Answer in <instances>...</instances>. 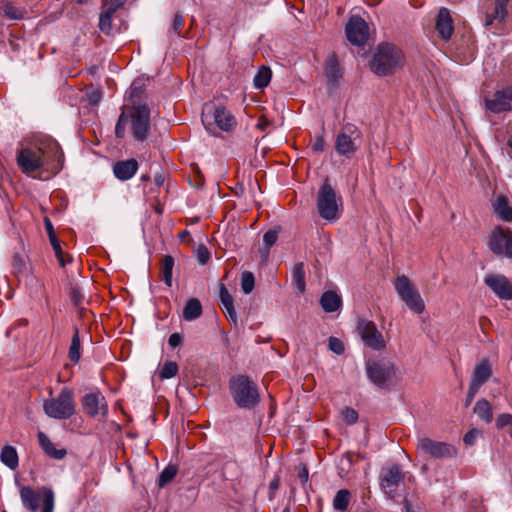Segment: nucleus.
<instances>
[{
	"instance_id": "nucleus-1",
	"label": "nucleus",
	"mask_w": 512,
	"mask_h": 512,
	"mask_svg": "<svg viewBox=\"0 0 512 512\" xmlns=\"http://www.w3.org/2000/svg\"><path fill=\"white\" fill-rule=\"evenodd\" d=\"M63 159L64 153L59 143L48 136L32 145L21 147L16 156L19 169L26 175H32L43 168L58 173L62 169Z\"/></svg>"
},
{
	"instance_id": "nucleus-2",
	"label": "nucleus",
	"mask_w": 512,
	"mask_h": 512,
	"mask_svg": "<svg viewBox=\"0 0 512 512\" xmlns=\"http://www.w3.org/2000/svg\"><path fill=\"white\" fill-rule=\"evenodd\" d=\"M405 57L402 50L389 42L380 43L370 61V69L378 76L394 74L404 65Z\"/></svg>"
},
{
	"instance_id": "nucleus-3",
	"label": "nucleus",
	"mask_w": 512,
	"mask_h": 512,
	"mask_svg": "<svg viewBox=\"0 0 512 512\" xmlns=\"http://www.w3.org/2000/svg\"><path fill=\"white\" fill-rule=\"evenodd\" d=\"M229 390L240 408L252 409L260 401L257 385L246 375L233 376L229 381Z\"/></svg>"
},
{
	"instance_id": "nucleus-4",
	"label": "nucleus",
	"mask_w": 512,
	"mask_h": 512,
	"mask_svg": "<svg viewBox=\"0 0 512 512\" xmlns=\"http://www.w3.org/2000/svg\"><path fill=\"white\" fill-rule=\"evenodd\" d=\"M317 211L321 218L327 221H336L342 212V197L325 179L317 192L316 198Z\"/></svg>"
},
{
	"instance_id": "nucleus-5",
	"label": "nucleus",
	"mask_w": 512,
	"mask_h": 512,
	"mask_svg": "<svg viewBox=\"0 0 512 512\" xmlns=\"http://www.w3.org/2000/svg\"><path fill=\"white\" fill-rule=\"evenodd\" d=\"M43 410L50 418L58 420L71 418L76 412L73 392L68 388H63L57 397L44 400Z\"/></svg>"
},
{
	"instance_id": "nucleus-6",
	"label": "nucleus",
	"mask_w": 512,
	"mask_h": 512,
	"mask_svg": "<svg viewBox=\"0 0 512 512\" xmlns=\"http://www.w3.org/2000/svg\"><path fill=\"white\" fill-rule=\"evenodd\" d=\"M20 496L24 507L30 511L41 509V512H52L54 509V492L48 487L33 489L23 486Z\"/></svg>"
},
{
	"instance_id": "nucleus-7",
	"label": "nucleus",
	"mask_w": 512,
	"mask_h": 512,
	"mask_svg": "<svg viewBox=\"0 0 512 512\" xmlns=\"http://www.w3.org/2000/svg\"><path fill=\"white\" fill-rule=\"evenodd\" d=\"M360 146V132L353 124H347L335 138L334 148L336 153L345 158L352 159Z\"/></svg>"
},
{
	"instance_id": "nucleus-8",
	"label": "nucleus",
	"mask_w": 512,
	"mask_h": 512,
	"mask_svg": "<svg viewBox=\"0 0 512 512\" xmlns=\"http://www.w3.org/2000/svg\"><path fill=\"white\" fill-rule=\"evenodd\" d=\"M394 288L401 300L414 313L421 314L425 310L424 301L414 284L405 275L398 276L394 281Z\"/></svg>"
},
{
	"instance_id": "nucleus-9",
	"label": "nucleus",
	"mask_w": 512,
	"mask_h": 512,
	"mask_svg": "<svg viewBox=\"0 0 512 512\" xmlns=\"http://www.w3.org/2000/svg\"><path fill=\"white\" fill-rule=\"evenodd\" d=\"M365 368L369 380L381 389L388 387L396 374L395 365L387 359L369 360Z\"/></svg>"
},
{
	"instance_id": "nucleus-10",
	"label": "nucleus",
	"mask_w": 512,
	"mask_h": 512,
	"mask_svg": "<svg viewBox=\"0 0 512 512\" xmlns=\"http://www.w3.org/2000/svg\"><path fill=\"white\" fill-rule=\"evenodd\" d=\"M128 121L135 140L143 142L150 133V109L146 105L133 106Z\"/></svg>"
},
{
	"instance_id": "nucleus-11",
	"label": "nucleus",
	"mask_w": 512,
	"mask_h": 512,
	"mask_svg": "<svg viewBox=\"0 0 512 512\" xmlns=\"http://www.w3.org/2000/svg\"><path fill=\"white\" fill-rule=\"evenodd\" d=\"M417 450L436 459L453 458L457 455V449L449 443L435 441L428 437H422L416 445Z\"/></svg>"
},
{
	"instance_id": "nucleus-12",
	"label": "nucleus",
	"mask_w": 512,
	"mask_h": 512,
	"mask_svg": "<svg viewBox=\"0 0 512 512\" xmlns=\"http://www.w3.org/2000/svg\"><path fill=\"white\" fill-rule=\"evenodd\" d=\"M485 107L494 114L512 110V85L497 88L491 95L486 96Z\"/></svg>"
},
{
	"instance_id": "nucleus-13",
	"label": "nucleus",
	"mask_w": 512,
	"mask_h": 512,
	"mask_svg": "<svg viewBox=\"0 0 512 512\" xmlns=\"http://www.w3.org/2000/svg\"><path fill=\"white\" fill-rule=\"evenodd\" d=\"M358 333L364 344L376 351L385 349L386 341L373 321L361 319L357 324Z\"/></svg>"
},
{
	"instance_id": "nucleus-14",
	"label": "nucleus",
	"mask_w": 512,
	"mask_h": 512,
	"mask_svg": "<svg viewBox=\"0 0 512 512\" xmlns=\"http://www.w3.org/2000/svg\"><path fill=\"white\" fill-rule=\"evenodd\" d=\"M489 248L494 254L512 258V232L509 229L496 227L491 232Z\"/></svg>"
},
{
	"instance_id": "nucleus-15",
	"label": "nucleus",
	"mask_w": 512,
	"mask_h": 512,
	"mask_svg": "<svg viewBox=\"0 0 512 512\" xmlns=\"http://www.w3.org/2000/svg\"><path fill=\"white\" fill-rule=\"evenodd\" d=\"M345 32L349 42L356 46H363L369 38V26L360 16L350 17Z\"/></svg>"
},
{
	"instance_id": "nucleus-16",
	"label": "nucleus",
	"mask_w": 512,
	"mask_h": 512,
	"mask_svg": "<svg viewBox=\"0 0 512 512\" xmlns=\"http://www.w3.org/2000/svg\"><path fill=\"white\" fill-rule=\"evenodd\" d=\"M403 473L399 465H391L383 468L380 473V485L382 490L390 497H393L399 487V484L403 480Z\"/></svg>"
},
{
	"instance_id": "nucleus-17",
	"label": "nucleus",
	"mask_w": 512,
	"mask_h": 512,
	"mask_svg": "<svg viewBox=\"0 0 512 512\" xmlns=\"http://www.w3.org/2000/svg\"><path fill=\"white\" fill-rule=\"evenodd\" d=\"M82 406L85 413L90 417L105 416L108 411L105 397L100 392L86 394L82 398Z\"/></svg>"
},
{
	"instance_id": "nucleus-18",
	"label": "nucleus",
	"mask_w": 512,
	"mask_h": 512,
	"mask_svg": "<svg viewBox=\"0 0 512 512\" xmlns=\"http://www.w3.org/2000/svg\"><path fill=\"white\" fill-rule=\"evenodd\" d=\"M484 283L501 299H512V284L503 275L488 274L484 278Z\"/></svg>"
},
{
	"instance_id": "nucleus-19",
	"label": "nucleus",
	"mask_w": 512,
	"mask_h": 512,
	"mask_svg": "<svg viewBox=\"0 0 512 512\" xmlns=\"http://www.w3.org/2000/svg\"><path fill=\"white\" fill-rule=\"evenodd\" d=\"M508 0H494L491 7L487 8L484 16V26L493 27L501 25L508 14L507 11Z\"/></svg>"
},
{
	"instance_id": "nucleus-20",
	"label": "nucleus",
	"mask_w": 512,
	"mask_h": 512,
	"mask_svg": "<svg viewBox=\"0 0 512 512\" xmlns=\"http://www.w3.org/2000/svg\"><path fill=\"white\" fill-rule=\"evenodd\" d=\"M436 30L443 40L451 38L454 26L450 12L447 8H441L436 19Z\"/></svg>"
},
{
	"instance_id": "nucleus-21",
	"label": "nucleus",
	"mask_w": 512,
	"mask_h": 512,
	"mask_svg": "<svg viewBox=\"0 0 512 512\" xmlns=\"http://www.w3.org/2000/svg\"><path fill=\"white\" fill-rule=\"evenodd\" d=\"M213 119L214 123L222 131H231L236 125L235 117L223 106H218L214 109Z\"/></svg>"
},
{
	"instance_id": "nucleus-22",
	"label": "nucleus",
	"mask_w": 512,
	"mask_h": 512,
	"mask_svg": "<svg viewBox=\"0 0 512 512\" xmlns=\"http://www.w3.org/2000/svg\"><path fill=\"white\" fill-rule=\"evenodd\" d=\"M138 170V162L135 159L118 161L113 166V172L117 179L126 181L132 178Z\"/></svg>"
},
{
	"instance_id": "nucleus-23",
	"label": "nucleus",
	"mask_w": 512,
	"mask_h": 512,
	"mask_svg": "<svg viewBox=\"0 0 512 512\" xmlns=\"http://www.w3.org/2000/svg\"><path fill=\"white\" fill-rule=\"evenodd\" d=\"M491 375L492 370L489 361L487 359H483L475 366L470 384L480 388L485 382H487Z\"/></svg>"
},
{
	"instance_id": "nucleus-24",
	"label": "nucleus",
	"mask_w": 512,
	"mask_h": 512,
	"mask_svg": "<svg viewBox=\"0 0 512 512\" xmlns=\"http://www.w3.org/2000/svg\"><path fill=\"white\" fill-rule=\"evenodd\" d=\"M38 441H39L41 448L44 450V452L48 456H50L54 459H57V460L63 459L67 454L65 449H63V448L57 449L55 447L54 443L50 440V438L44 432L38 433Z\"/></svg>"
},
{
	"instance_id": "nucleus-25",
	"label": "nucleus",
	"mask_w": 512,
	"mask_h": 512,
	"mask_svg": "<svg viewBox=\"0 0 512 512\" xmlns=\"http://www.w3.org/2000/svg\"><path fill=\"white\" fill-rule=\"evenodd\" d=\"M220 301L224 309L225 315L232 321L234 324L237 323V314L234 308V300L230 295L229 291L225 287L224 284L220 285Z\"/></svg>"
},
{
	"instance_id": "nucleus-26",
	"label": "nucleus",
	"mask_w": 512,
	"mask_h": 512,
	"mask_svg": "<svg viewBox=\"0 0 512 512\" xmlns=\"http://www.w3.org/2000/svg\"><path fill=\"white\" fill-rule=\"evenodd\" d=\"M341 304L342 300L340 296L331 290L324 292L320 298V305L327 313L337 311L341 307Z\"/></svg>"
},
{
	"instance_id": "nucleus-27",
	"label": "nucleus",
	"mask_w": 512,
	"mask_h": 512,
	"mask_svg": "<svg viewBox=\"0 0 512 512\" xmlns=\"http://www.w3.org/2000/svg\"><path fill=\"white\" fill-rule=\"evenodd\" d=\"M494 212L504 221H512V207L508 205L505 196H498L493 203Z\"/></svg>"
},
{
	"instance_id": "nucleus-28",
	"label": "nucleus",
	"mask_w": 512,
	"mask_h": 512,
	"mask_svg": "<svg viewBox=\"0 0 512 512\" xmlns=\"http://www.w3.org/2000/svg\"><path fill=\"white\" fill-rule=\"evenodd\" d=\"M202 315V305L197 298L189 299L183 309V318L186 321H193Z\"/></svg>"
},
{
	"instance_id": "nucleus-29",
	"label": "nucleus",
	"mask_w": 512,
	"mask_h": 512,
	"mask_svg": "<svg viewBox=\"0 0 512 512\" xmlns=\"http://www.w3.org/2000/svg\"><path fill=\"white\" fill-rule=\"evenodd\" d=\"M292 283L299 294H303L305 292L306 281L303 262H298L294 265L292 270Z\"/></svg>"
},
{
	"instance_id": "nucleus-30",
	"label": "nucleus",
	"mask_w": 512,
	"mask_h": 512,
	"mask_svg": "<svg viewBox=\"0 0 512 512\" xmlns=\"http://www.w3.org/2000/svg\"><path fill=\"white\" fill-rule=\"evenodd\" d=\"M0 459L4 465L12 470L18 467V454L13 446L5 445L1 450Z\"/></svg>"
},
{
	"instance_id": "nucleus-31",
	"label": "nucleus",
	"mask_w": 512,
	"mask_h": 512,
	"mask_svg": "<svg viewBox=\"0 0 512 512\" xmlns=\"http://www.w3.org/2000/svg\"><path fill=\"white\" fill-rule=\"evenodd\" d=\"M174 258L171 255H165L162 258L160 266V274L164 283L168 286H172V271L174 268Z\"/></svg>"
},
{
	"instance_id": "nucleus-32",
	"label": "nucleus",
	"mask_w": 512,
	"mask_h": 512,
	"mask_svg": "<svg viewBox=\"0 0 512 512\" xmlns=\"http://www.w3.org/2000/svg\"><path fill=\"white\" fill-rule=\"evenodd\" d=\"M474 413L478 415L486 423H491L493 420L492 407L486 399H480L474 406Z\"/></svg>"
},
{
	"instance_id": "nucleus-33",
	"label": "nucleus",
	"mask_w": 512,
	"mask_h": 512,
	"mask_svg": "<svg viewBox=\"0 0 512 512\" xmlns=\"http://www.w3.org/2000/svg\"><path fill=\"white\" fill-rule=\"evenodd\" d=\"M68 357L74 364L78 363L81 357V344L79 331L77 328L74 329V334L71 339V344L68 351Z\"/></svg>"
},
{
	"instance_id": "nucleus-34",
	"label": "nucleus",
	"mask_w": 512,
	"mask_h": 512,
	"mask_svg": "<svg viewBox=\"0 0 512 512\" xmlns=\"http://www.w3.org/2000/svg\"><path fill=\"white\" fill-rule=\"evenodd\" d=\"M271 76H272V73H271L270 68L266 67V66H261L259 68L258 72L256 73V75L254 76V80H253L254 86L257 89L265 88L270 83Z\"/></svg>"
},
{
	"instance_id": "nucleus-35",
	"label": "nucleus",
	"mask_w": 512,
	"mask_h": 512,
	"mask_svg": "<svg viewBox=\"0 0 512 512\" xmlns=\"http://www.w3.org/2000/svg\"><path fill=\"white\" fill-rule=\"evenodd\" d=\"M351 493L347 489L339 490L334 499L333 507L338 511H345L350 503Z\"/></svg>"
},
{
	"instance_id": "nucleus-36",
	"label": "nucleus",
	"mask_w": 512,
	"mask_h": 512,
	"mask_svg": "<svg viewBox=\"0 0 512 512\" xmlns=\"http://www.w3.org/2000/svg\"><path fill=\"white\" fill-rule=\"evenodd\" d=\"M177 467L174 465H168L159 475L157 483L159 487H164L170 483L177 474Z\"/></svg>"
},
{
	"instance_id": "nucleus-37",
	"label": "nucleus",
	"mask_w": 512,
	"mask_h": 512,
	"mask_svg": "<svg viewBox=\"0 0 512 512\" xmlns=\"http://www.w3.org/2000/svg\"><path fill=\"white\" fill-rule=\"evenodd\" d=\"M185 24V18L182 13L177 12L175 13L172 23L168 29L169 34H174L177 36H181V32L183 30Z\"/></svg>"
},
{
	"instance_id": "nucleus-38",
	"label": "nucleus",
	"mask_w": 512,
	"mask_h": 512,
	"mask_svg": "<svg viewBox=\"0 0 512 512\" xmlns=\"http://www.w3.org/2000/svg\"><path fill=\"white\" fill-rule=\"evenodd\" d=\"M255 286V277L252 272L245 271L241 274V289L245 294L253 291Z\"/></svg>"
},
{
	"instance_id": "nucleus-39",
	"label": "nucleus",
	"mask_w": 512,
	"mask_h": 512,
	"mask_svg": "<svg viewBox=\"0 0 512 512\" xmlns=\"http://www.w3.org/2000/svg\"><path fill=\"white\" fill-rule=\"evenodd\" d=\"M326 73L327 76L333 80H337L340 77L338 61L335 55L328 58L326 62Z\"/></svg>"
},
{
	"instance_id": "nucleus-40",
	"label": "nucleus",
	"mask_w": 512,
	"mask_h": 512,
	"mask_svg": "<svg viewBox=\"0 0 512 512\" xmlns=\"http://www.w3.org/2000/svg\"><path fill=\"white\" fill-rule=\"evenodd\" d=\"M496 426L498 428H505L506 433L512 437V414H500L496 419Z\"/></svg>"
},
{
	"instance_id": "nucleus-41",
	"label": "nucleus",
	"mask_w": 512,
	"mask_h": 512,
	"mask_svg": "<svg viewBox=\"0 0 512 512\" xmlns=\"http://www.w3.org/2000/svg\"><path fill=\"white\" fill-rule=\"evenodd\" d=\"M112 19L113 15L108 14L107 12L103 11L100 14L99 18V28L101 32L104 34H110L112 31Z\"/></svg>"
},
{
	"instance_id": "nucleus-42",
	"label": "nucleus",
	"mask_w": 512,
	"mask_h": 512,
	"mask_svg": "<svg viewBox=\"0 0 512 512\" xmlns=\"http://www.w3.org/2000/svg\"><path fill=\"white\" fill-rule=\"evenodd\" d=\"M49 241H50V243L52 245V248L54 250V253L56 255V258H57L60 266L64 267L66 265V263H67V259L64 256V252H63V250L61 248L59 239L56 236L54 238H50Z\"/></svg>"
},
{
	"instance_id": "nucleus-43",
	"label": "nucleus",
	"mask_w": 512,
	"mask_h": 512,
	"mask_svg": "<svg viewBox=\"0 0 512 512\" xmlns=\"http://www.w3.org/2000/svg\"><path fill=\"white\" fill-rule=\"evenodd\" d=\"M178 372V365L176 362H166L161 371H160V378L161 379H169L174 377Z\"/></svg>"
},
{
	"instance_id": "nucleus-44",
	"label": "nucleus",
	"mask_w": 512,
	"mask_h": 512,
	"mask_svg": "<svg viewBox=\"0 0 512 512\" xmlns=\"http://www.w3.org/2000/svg\"><path fill=\"white\" fill-rule=\"evenodd\" d=\"M70 299L75 307L81 308L83 302H84V294L77 286H72L70 288Z\"/></svg>"
},
{
	"instance_id": "nucleus-45",
	"label": "nucleus",
	"mask_w": 512,
	"mask_h": 512,
	"mask_svg": "<svg viewBox=\"0 0 512 512\" xmlns=\"http://www.w3.org/2000/svg\"><path fill=\"white\" fill-rule=\"evenodd\" d=\"M125 3L126 0H109L103 5L102 10L114 16L117 10L123 7Z\"/></svg>"
},
{
	"instance_id": "nucleus-46",
	"label": "nucleus",
	"mask_w": 512,
	"mask_h": 512,
	"mask_svg": "<svg viewBox=\"0 0 512 512\" xmlns=\"http://www.w3.org/2000/svg\"><path fill=\"white\" fill-rule=\"evenodd\" d=\"M128 121V114L124 111L120 114L115 127V134L118 138H123L125 135V126Z\"/></svg>"
},
{
	"instance_id": "nucleus-47",
	"label": "nucleus",
	"mask_w": 512,
	"mask_h": 512,
	"mask_svg": "<svg viewBox=\"0 0 512 512\" xmlns=\"http://www.w3.org/2000/svg\"><path fill=\"white\" fill-rule=\"evenodd\" d=\"M3 15L9 19L18 20L22 18V12L11 4L4 5Z\"/></svg>"
},
{
	"instance_id": "nucleus-48",
	"label": "nucleus",
	"mask_w": 512,
	"mask_h": 512,
	"mask_svg": "<svg viewBox=\"0 0 512 512\" xmlns=\"http://www.w3.org/2000/svg\"><path fill=\"white\" fill-rule=\"evenodd\" d=\"M14 274H21L26 268L25 258L20 254H15L12 260Z\"/></svg>"
},
{
	"instance_id": "nucleus-49",
	"label": "nucleus",
	"mask_w": 512,
	"mask_h": 512,
	"mask_svg": "<svg viewBox=\"0 0 512 512\" xmlns=\"http://www.w3.org/2000/svg\"><path fill=\"white\" fill-rule=\"evenodd\" d=\"M328 347L332 352H334L338 355L343 354L345 351L343 342L339 338H336V337L329 338Z\"/></svg>"
},
{
	"instance_id": "nucleus-50",
	"label": "nucleus",
	"mask_w": 512,
	"mask_h": 512,
	"mask_svg": "<svg viewBox=\"0 0 512 512\" xmlns=\"http://www.w3.org/2000/svg\"><path fill=\"white\" fill-rule=\"evenodd\" d=\"M342 417H343V420L348 425H351V424H354V423L357 422V420H358V413L353 408L346 407L342 411Z\"/></svg>"
},
{
	"instance_id": "nucleus-51",
	"label": "nucleus",
	"mask_w": 512,
	"mask_h": 512,
	"mask_svg": "<svg viewBox=\"0 0 512 512\" xmlns=\"http://www.w3.org/2000/svg\"><path fill=\"white\" fill-rule=\"evenodd\" d=\"M196 257L201 265H205L210 259V252L206 246L200 245L196 250Z\"/></svg>"
},
{
	"instance_id": "nucleus-52",
	"label": "nucleus",
	"mask_w": 512,
	"mask_h": 512,
	"mask_svg": "<svg viewBox=\"0 0 512 512\" xmlns=\"http://www.w3.org/2000/svg\"><path fill=\"white\" fill-rule=\"evenodd\" d=\"M277 239L278 231L272 229L268 230L263 236V242L267 248H271L276 243Z\"/></svg>"
},
{
	"instance_id": "nucleus-53",
	"label": "nucleus",
	"mask_w": 512,
	"mask_h": 512,
	"mask_svg": "<svg viewBox=\"0 0 512 512\" xmlns=\"http://www.w3.org/2000/svg\"><path fill=\"white\" fill-rule=\"evenodd\" d=\"M482 435V431L478 429H472L468 431L463 438V441L466 445L472 446L475 444L476 439Z\"/></svg>"
},
{
	"instance_id": "nucleus-54",
	"label": "nucleus",
	"mask_w": 512,
	"mask_h": 512,
	"mask_svg": "<svg viewBox=\"0 0 512 512\" xmlns=\"http://www.w3.org/2000/svg\"><path fill=\"white\" fill-rule=\"evenodd\" d=\"M280 487V478L279 476H275L269 483V492L268 497L270 500H273L275 498L276 492L278 491Z\"/></svg>"
},
{
	"instance_id": "nucleus-55",
	"label": "nucleus",
	"mask_w": 512,
	"mask_h": 512,
	"mask_svg": "<svg viewBox=\"0 0 512 512\" xmlns=\"http://www.w3.org/2000/svg\"><path fill=\"white\" fill-rule=\"evenodd\" d=\"M325 146H326V143H325L323 136H318V137H316V139L312 145V150L315 153H320V152L324 151Z\"/></svg>"
},
{
	"instance_id": "nucleus-56",
	"label": "nucleus",
	"mask_w": 512,
	"mask_h": 512,
	"mask_svg": "<svg viewBox=\"0 0 512 512\" xmlns=\"http://www.w3.org/2000/svg\"><path fill=\"white\" fill-rule=\"evenodd\" d=\"M44 226H45V229H46L49 239L56 237L53 224L48 217L44 218Z\"/></svg>"
},
{
	"instance_id": "nucleus-57",
	"label": "nucleus",
	"mask_w": 512,
	"mask_h": 512,
	"mask_svg": "<svg viewBox=\"0 0 512 512\" xmlns=\"http://www.w3.org/2000/svg\"><path fill=\"white\" fill-rule=\"evenodd\" d=\"M181 342H182V337L179 333L171 334L168 339V344L173 348L179 346L181 344Z\"/></svg>"
},
{
	"instance_id": "nucleus-58",
	"label": "nucleus",
	"mask_w": 512,
	"mask_h": 512,
	"mask_svg": "<svg viewBox=\"0 0 512 512\" xmlns=\"http://www.w3.org/2000/svg\"><path fill=\"white\" fill-rule=\"evenodd\" d=\"M480 388L478 387H475L473 385H469V389H468V392H467V396H466V405L468 406L474 399L475 395L477 394L478 390Z\"/></svg>"
},
{
	"instance_id": "nucleus-59",
	"label": "nucleus",
	"mask_w": 512,
	"mask_h": 512,
	"mask_svg": "<svg viewBox=\"0 0 512 512\" xmlns=\"http://www.w3.org/2000/svg\"><path fill=\"white\" fill-rule=\"evenodd\" d=\"M298 477H299V479L301 480L302 483L307 482V480H308V469L306 468V466H303L301 468V470L299 471Z\"/></svg>"
},
{
	"instance_id": "nucleus-60",
	"label": "nucleus",
	"mask_w": 512,
	"mask_h": 512,
	"mask_svg": "<svg viewBox=\"0 0 512 512\" xmlns=\"http://www.w3.org/2000/svg\"><path fill=\"white\" fill-rule=\"evenodd\" d=\"M202 122H203V124L205 125L206 129H207L211 134H215V132H214V130H213V128H212V123H210V122L208 121V117H207V115H203V117H202Z\"/></svg>"
},
{
	"instance_id": "nucleus-61",
	"label": "nucleus",
	"mask_w": 512,
	"mask_h": 512,
	"mask_svg": "<svg viewBox=\"0 0 512 512\" xmlns=\"http://www.w3.org/2000/svg\"><path fill=\"white\" fill-rule=\"evenodd\" d=\"M269 250H270V248H267L266 246H265L264 248H261V249H260V253H261V255H262V257H263V259H264L265 261H266V260L268 259V257H269Z\"/></svg>"
},
{
	"instance_id": "nucleus-62",
	"label": "nucleus",
	"mask_w": 512,
	"mask_h": 512,
	"mask_svg": "<svg viewBox=\"0 0 512 512\" xmlns=\"http://www.w3.org/2000/svg\"><path fill=\"white\" fill-rule=\"evenodd\" d=\"M98 100H99V95L98 94H93V96L90 98V101L92 103H96Z\"/></svg>"
},
{
	"instance_id": "nucleus-63",
	"label": "nucleus",
	"mask_w": 512,
	"mask_h": 512,
	"mask_svg": "<svg viewBox=\"0 0 512 512\" xmlns=\"http://www.w3.org/2000/svg\"><path fill=\"white\" fill-rule=\"evenodd\" d=\"M137 88L134 86V84L131 87L132 95L136 92Z\"/></svg>"
},
{
	"instance_id": "nucleus-64",
	"label": "nucleus",
	"mask_w": 512,
	"mask_h": 512,
	"mask_svg": "<svg viewBox=\"0 0 512 512\" xmlns=\"http://www.w3.org/2000/svg\"><path fill=\"white\" fill-rule=\"evenodd\" d=\"M88 1H89V0H77V2H78L79 4H84V3H87Z\"/></svg>"
}]
</instances>
